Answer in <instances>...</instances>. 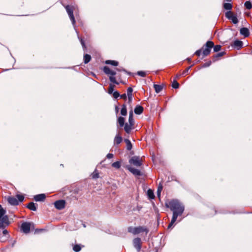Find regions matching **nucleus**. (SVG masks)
Instances as JSON below:
<instances>
[{
	"instance_id": "obj_1",
	"label": "nucleus",
	"mask_w": 252,
	"mask_h": 252,
	"mask_svg": "<svg viewBox=\"0 0 252 252\" xmlns=\"http://www.w3.org/2000/svg\"><path fill=\"white\" fill-rule=\"evenodd\" d=\"M165 206L173 212L172 219L167 227L168 229H170L176 222L178 217L182 216L185 210V207L179 200L175 199L166 201Z\"/></svg>"
},
{
	"instance_id": "obj_2",
	"label": "nucleus",
	"mask_w": 252,
	"mask_h": 252,
	"mask_svg": "<svg viewBox=\"0 0 252 252\" xmlns=\"http://www.w3.org/2000/svg\"><path fill=\"white\" fill-rule=\"evenodd\" d=\"M127 231L133 235H136L142 232H145L146 235L149 232V229L145 226H139L138 227L129 226L127 228Z\"/></svg>"
},
{
	"instance_id": "obj_3",
	"label": "nucleus",
	"mask_w": 252,
	"mask_h": 252,
	"mask_svg": "<svg viewBox=\"0 0 252 252\" xmlns=\"http://www.w3.org/2000/svg\"><path fill=\"white\" fill-rule=\"evenodd\" d=\"M134 125V120L132 111L129 113L128 123H126L125 125L124 130L127 133L129 134L133 128Z\"/></svg>"
},
{
	"instance_id": "obj_4",
	"label": "nucleus",
	"mask_w": 252,
	"mask_h": 252,
	"mask_svg": "<svg viewBox=\"0 0 252 252\" xmlns=\"http://www.w3.org/2000/svg\"><path fill=\"white\" fill-rule=\"evenodd\" d=\"M21 230L25 234H28L34 229V224L32 222H24L21 225Z\"/></svg>"
},
{
	"instance_id": "obj_5",
	"label": "nucleus",
	"mask_w": 252,
	"mask_h": 252,
	"mask_svg": "<svg viewBox=\"0 0 252 252\" xmlns=\"http://www.w3.org/2000/svg\"><path fill=\"white\" fill-rule=\"evenodd\" d=\"M214 46V43L212 41H208L202 47V54L204 57L210 54L212 48Z\"/></svg>"
},
{
	"instance_id": "obj_6",
	"label": "nucleus",
	"mask_w": 252,
	"mask_h": 252,
	"mask_svg": "<svg viewBox=\"0 0 252 252\" xmlns=\"http://www.w3.org/2000/svg\"><path fill=\"white\" fill-rule=\"evenodd\" d=\"M129 163L136 167H140L142 164V160L140 157L133 156L129 159Z\"/></svg>"
},
{
	"instance_id": "obj_7",
	"label": "nucleus",
	"mask_w": 252,
	"mask_h": 252,
	"mask_svg": "<svg viewBox=\"0 0 252 252\" xmlns=\"http://www.w3.org/2000/svg\"><path fill=\"white\" fill-rule=\"evenodd\" d=\"M10 224L8 216L5 215L2 217V219H0V230L3 229Z\"/></svg>"
},
{
	"instance_id": "obj_8",
	"label": "nucleus",
	"mask_w": 252,
	"mask_h": 252,
	"mask_svg": "<svg viewBox=\"0 0 252 252\" xmlns=\"http://www.w3.org/2000/svg\"><path fill=\"white\" fill-rule=\"evenodd\" d=\"M225 16L229 20H231L233 24H236L238 23V20L236 15H234L231 11H227L225 13Z\"/></svg>"
},
{
	"instance_id": "obj_9",
	"label": "nucleus",
	"mask_w": 252,
	"mask_h": 252,
	"mask_svg": "<svg viewBox=\"0 0 252 252\" xmlns=\"http://www.w3.org/2000/svg\"><path fill=\"white\" fill-rule=\"evenodd\" d=\"M141 240L140 238H136L133 240V245L137 252H140L141 249Z\"/></svg>"
},
{
	"instance_id": "obj_10",
	"label": "nucleus",
	"mask_w": 252,
	"mask_h": 252,
	"mask_svg": "<svg viewBox=\"0 0 252 252\" xmlns=\"http://www.w3.org/2000/svg\"><path fill=\"white\" fill-rule=\"evenodd\" d=\"M54 205L58 210H62L65 207V201L64 200H59L55 202Z\"/></svg>"
},
{
	"instance_id": "obj_11",
	"label": "nucleus",
	"mask_w": 252,
	"mask_h": 252,
	"mask_svg": "<svg viewBox=\"0 0 252 252\" xmlns=\"http://www.w3.org/2000/svg\"><path fill=\"white\" fill-rule=\"evenodd\" d=\"M126 168L128 169L131 173H132L135 176H141L142 175V173L141 171L137 169H135L133 167L129 165L126 166Z\"/></svg>"
},
{
	"instance_id": "obj_12",
	"label": "nucleus",
	"mask_w": 252,
	"mask_h": 252,
	"mask_svg": "<svg viewBox=\"0 0 252 252\" xmlns=\"http://www.w3.org/2000/svg\"><path fill=\"white\" fill-rule=\"evenodd\" d=\"M231 45L234 48L239 50L243 46V42L241 40H236L233 43L231 44Z\"/></svg>"
},
{
	"instance_id": "obj_13",
	"label": "nucleus",
	"mask_w": 252,
	"mask_h": 252,
	"mask_svg": "<svg viewBox=\"0 0 252 252\" xmlns=\"http://www.w3.org/2000/svg\"><path fill=\"white\" fill-rule=\"evenodd\" d=\"M103 71L107 75H111V76H113L116 74V72L115 71L111 70L107 66H105L103 67Z\"/></svg>"
},
{
	"instance_id": "obj_14",
	"label": "nucleus",
	"mask_w": 252,
	"mask_h": 252,
	"mask_svg": "<svg viewBox=\"0 0 252 252\" xmlns=\"http://www.w3.org/2000/svg\"><path fill=\"white\" fill-rule=\"evenodd\" d=\"M46 198L45 194H39L34 196V199L36 201H43Z\"/></svg>"
},
{
	"instance_id": "obj_15",
	"label": "nucleus",
	"mask_w": 252,
	"mask_h": 252,
	"mask_svg": "<svg viewBox=\"0 0 252 252\" xmlns=\"http://www.w3.org/2000/svg\"><path fill=\"white\" fill-rule=\"evenodd\" d=\"M240 34L247 37L250 35V32L247 28H242L240 30Z\"/></svg>"
},
{
	"instance_id": "obj_16",
	"label": "nucleus",
	"mask_w": 252,
	"mask_h": 252,
	"mask_svg": "<svg viewBox=\"0 0 252 252\" xmlns=\"http://www.w3.org/2000/svg\"><path fill=\"white\" fill-rule=\"evenodd\" d=\"M7 200L8 203L12 205H17L19 203L17 199L13 196L9 197Z\"/></svg>"
},
{
	"instance_id": "obj_17",
	"label": "nucleus",
	"mask_w": 252,
	"mask_h": 252,
	"mask_svg": "<svg viewBox=\"0 0 252 252\" xmlns=\"http://www.w3.org/2000/svg\"><path fill=\"white\" fill-rule=\"evenodd\" d=\"M226 54L225 52H221L216 54L212 56L213 62H215L217 61L220 57L223 56Z\"/></svg>"
},
{
	"instance_id": "obj_18",
	"label": "nucleus",
	"mask_w": 252,
	"mask_h": 252,
	"mask_svg": "<svg viewBox=\"0 0 252 252\" xmlns=\"http://www.w3.org/2000/svg\"><path fill=\"white\" fill-rule=\"evenodd\" d=\"M144 108L140 105H136L134 108V113L137 115H140L143 112Z\"/></svg>"
},
{
	"instance_id": "obj_19",
	"label": "nucleus",
	"mask_w": 252,
	"mask_h": 252,
	"mask_svg": "<svg viewBox=\"0 0 252 252\" xmlns=\"http://www.w3.org/2000/svg\"><path fill=\"white\" fill-rule=\"evenodd\" d=\"M29 209L33 211H36L37 207L35 204L33 202H30L26 206Z\"/></svg>"
},
{
	"instance_id": "obj_20",
	"label": "nucleus",
	"mask_w": 252,
	"mask_h": 252,
	"mask_svg": "<svg viewBox=\"0 0 252 252\" xmlns=\"http://www.w3.org/2000/svg\"><path fill=\"white\" fill-rule=\"evenodd\" d=\"M64 7L68 16L73 14V7L72 6L66 5Z\"/></svg>"
},
{
	"instance_id": "obj_21",
	"label": "nucleus",
	"mask_w": 252,
	"mask_h": 252,
	"mask_svg": "<svg viewBox=\"0 0 252 252\" xmlns=\"http://www.w3.org/2000/svg\"><path fill=\"white\" fill-rule=\"evenodd\" d=\"M125 119L124 117L121 116L118 118V123L120 127H123V126L125 127V125L126 124V123H125Z\"/></svg>"
},
{
	"instance_id": "obj_22",
	"label": "nucleus",
	"mask_w": 252,
	"mask_h": 252,
	"mask_svg": "<svg viewBox=\"0 0 252 252\" xmlns=\"http://www.w3.org/2000/svg\"><path fill=\"white\" fill-rule=\"evenodd\" d=\"M84 247V246L80 244H75L73 247V250L75 252H79L81 251L82 248Z\"/></svg>"
},
{
	"instance_id": "obj_23",
	"label": "nucleus",
	"mask_w": 252,
	"mask_h": 252,
	"mask_svg": "<svg viewBox=\"0 0 252 252\" xmlns=\"http://www.w3.org/2000/svg\"><path fill=\"white\" fill-rule=\"evenodd\" d=\"M122 140L123 138L122 136L119 135H117L114 138V144L118 145L122 142Z\"/></svg>"
},
{
	"instance_id": "obj_24",
	"label": "nucleus",
	"mask_w": 252,
	"mask_h": 252,
	"mask_svg": "<svg viewBox=\"0 0 252 252\" xmlns=\"http://www.w3.org/2000/svg\"><path fill=\"white\" fill-rule=\"evenodd\" d=\"M91 59H92V57H91V55H90L89 54H85L84 55V57H83L84 63L85 64L88 63L89 62H90Z\"/></svg>"
},
{
	"instance_id": "obj_25",
	"label": "nucleus",
	"mask_w": 252,
	"mask_h": 252,
	"mask_svg": "<svg viewBox=\"0 0 252 252\" xmlns=\"http://www.w3.org/2000/svg\"><path fill=\"white\" fill-rule=\"evenodd\" d=\"M121 114L122 116H126L127 115L126 105V104H123L122 106Z\"/></svg>"
},
{
	"instance_id": "obj_26",
	"label": "nucleus",
	"mask_w": 252,
	"mask_h": 252,
	"mask_svg": "<svg viewBox=\"0 0 252 252\" xmlns=\"http://www.w3.org/2000/svg\"><path fill=\"white\" fill-rule=\"evenodd\" d=\"M105 63L107 64H111L115 66H118L119 64L118 62L114 60H106Z\"/></svg>"
},
{
	"instance_id": "obj_27",
	"label": "nucleus",
	"mask_w": 252,
	"mask_h": 252,
	"mask_svg": "<svg viewBox=\"0 0 252 252\" xmlns=\"http://www.w3.org/2000/svg\"><path fill=\"white\" fill-rule=\"evenodd\" d=\"M124 141L126 142V149L128 151L131 150L132 148V145L130 141L128 139H125Z\"/></svg>"
},
{
	"instance_id": "obj_28",
	"label": "nucleus",
	"mask_w": 252,
	"mask_h": 252,
	"mask_svg": "<svg viewBox=\"0 0 252 252\" xmlns=\"http://www.w3.org/2000/svg\"><path fill=\"white\" fill-rule=\"evenodd\" d=\"M154 88L156 92L157 93H159L162 91L163 87L162 85L155 84L154 85Z\"/></svg>"
},
{
	"instance_id": "obj_29",
	"label": "nucleus",
	"mask_w": 252,
	"mask_h": 252,
	"mask_svg": "<svg viewBox=\"0 0 252 252\" xmlns=\"http://www.w3.org/2000/svg\"><path fill=\"white\" fill-rule=\"evenodd\" d=\"M223 7L225 9L230 11L232 8V5L230 3H224Z\"/></svg>"
},
{
	"instance_id": "obj_30",
	"label": "nucleus",
	"mask_w": 252,
	"mask_h": 252,
	"mask_svg": "<svg viewBox=\"0 0 252 252\" xmlns=\"http://www.w3.org/2000/svg\"><path fill=\"white\" fill-rule=\"evenodd\" d=\"M147 195L150 199H154L155 198V195L153 191L151 189H149L147 191Z\"/></svg>"
},
{
	"instance_id": "obj_31",
	"label": "nucleus",
	"mask_w": 252,
	"mask_h": 252,
	"mask_svg": "<svg viewBox=\"0 0 252 252\" xmlns=\"http://www.w3.org/2000/svg\"><path fill=\"white\" fill-rule=\"evenodd\" d=\"M112 166L116 169H119L121 167V163L119 161H116L112 164Z\"/></svg>"
},
{
	"instance_id": "obj_32",
	"label": "nucleus",
	"mask_w": 252,
	"mask_h": 252,
	"mask_svg": "<svg viewBox=\"0 0 252 252\" xmlns=\"http://www.w3.org/2000/svg\"><path fill=\"white\" fill-rule=\"evenodd\" d=\"M92 178L94 179L99 178V173L96 169L92 174Z\"/></svg>"
},
{
	"instance_id": "obj_33",
	"label": "nucleus",
	"mask_w": 252,
	"mask_h": 252,
	"mask_svg": "<svg viewBox=\"0 0 252 252\" xmlns=\"http://www.w3.org/2000/svg\"><path fill=\"white\" fill-rule=\"evenodd\" d=\"M114 88H115V85H113L112 84H110L109 85V88H108V94H112L113 92Z\"/></svg>"
},
{
	"instance_id": "obj_34",
	"label": "nucleus",
	"mask_w": 252,
	"mask_h": 252,
	"mask_svg": "<svg viewBox=\"0 0 252 252\" xmlns=\"http://www.w3.org/2000/svg\"><path fill=\"white\" fill-rule=\"evenodd\" d=\"M213 48L214 52H217L220 50L221 46L220 45H214V46Z\"/></svg>"
},
{
	"instance_id": "obj_35",
	"label": "nucleus",
	"mask_w": 252,
	"mask_h": 252,
	"mask_svg": "<svg viewBox=\"0 0 252 252\" xmlns=\"http://www.w3.org/2000/svg\"><path fill=\"white\" fill-rule=\"evenodd\" d=\"M245 6L248 9H250L252 7V3L250 1H247L245 2Z\"/></svg>"
},
{
	"instance_id": "obj_36",
	"label": "nucleus",
	"mask_w": 252,
	"mask_h": 252,
	"mask_svg": "<svg viewBox=\"0 0 252 252\" xmlns=\"http://www.w3.org/2000/svg\"><path fill=\"white\" fill-rule=\"evenodd\" d=\"M172 87L174 89H178L179 87V84L176 80H174L172 84Z\"/></svg>"
},
{
	"instance_id": "obj_37",
	"label": "nucleus",
	"mask_w": 252,
	"mask_h": 252,
	"mask_svg": "<svg viewBox=\"0 0 252 252\" xmlns=\"http://www.w3.org/2000/svg\"><path fill=\"white\" fill-rule=\"evenodd\" d=\"M162 185L161 183H160L158 186V189H157V194L158 196H159L160 195L161 191L162 189Z\"/></svg>"
},
{
	"instance_id": "obj_38",
	"label": "nucleus",
	"mask_w": 252,
	"mask_h": 252,
	"mask_svg": "<svg viewBox=\"0 0 252 252\" xmlns=\"http://www.w3.org/2000/svg\"><path fill=\"white\" fill-rule=\"evenodd\" d=\"M16 197L18 201L20 202H22L24 199V196L22 194H17Z\"/></svg>"
},
{
	"instance_id": "obj_39",
	"label": "nucleus",
	"mask_w": 252,
	"mask_h": 252,
	"mask_svg": "<svg viewBox=\"0 0 252 252\" xmlns=\"http://www.w3.org/2000/svg\"><path fill=\"white\" fill-rule=\"evenodd\" d=\"M211 63H212V62L211 61H209L207 62H206V63H204L202 65L201 67L202 68H205V67H209V66L211 65Z\"/></svg>"
},
{
	"instance_id": "obj_40",
	"label": "nucleus",
	"mask_w": 252,
	"mask_h": 252,
	"mask_svg": "<svg viewBox=\"0 0 252 252\" xmlns=\"http://www.w3.org/2000/svg\"><path fill=\"white\" fill-rule=\"evenodd\" d=\"M109 80L111 82H113V83H115L117 85L119 84V82L116 81L115 77L114 76H110Z\"/></svg>"
},
{
	"instance_id": "obj_41",
	"label": "nucleus",
	"mask_w": 252,
	"mask_h": 252,
	"mask_svg": "<svg viewBox=\"0 0 252 252\" xmlns=\"http://www.w3.org/2000/svg\"><path fill=\"white\" fill-rule=\"evenodd\" d=\"M6 213V211L3 208H1L0 209V219H2L3 216H5V214Z\"/></svg>"
},
{
	"instance_id": "obj_42",
	"label": "nucleus",
	"mask_w": 252,
	"mask_h": 252,
	"mask_svg": "<svg viewBox=\"0 0 252 252\" xmlns=\"http://www.w3.org/2000/svg\"><path fill=\"white\" fill-rule=\"evenodd\" d=\"M69 18L70 19V20H71V21L72 22V25L73 26H75L76 21H75V19L74 15L72 14V15H69Z\"/></svg>"
},
{
	"instance_id": "obj_43",
	"label": "nucleus",
	"mask_w": 252,
	"mask_h": 252,
	"mask_svg": "<svg viewBox=\"0 0 252 252\" xmlns=\"http://www.w3.org/2000/svg\"><path fill=\"white\" fill-rule=\"evenodd\" d=\"M69 18L70 19V20H71V21L72 22V25L73 26H75L76 21H75V19L74 15L72 14V15H69Z\"/></svg>"
},
{
	"instance_id": "obj_44",
	"label": "nucleus",
	"mask_w": 252,
	"mask_h": 252,
	"mask_svg": "<svg viewBox=\"0 0 252 252\" xmlns=\"http://www.w3.org/2000/svg\"><path fill=\"white\" fill-rule=\"evenodd\" d=\"M133 89L131 87H129L127 89V95H132Z\"/></svg>"
},
{
	"instance_id": "obj_45",
	"label": "nucleus",
	"mask_w": 252,
	"mask_h": 252,
	"mask_svg": "<svg viewBox=\"0 0 252 252\" xmlns=\"http://www.w3.org/2000/svg\"><path fill=\"white\" fill-rule=\"evenodd\" d=\"M79 39H80L81 44L84 50H86L87 48V47L85 45V41L83 40V39L82 38H79Z\"/></svg>"
},
{
	"instance_id": "obj_46",
	"label": "nucleus",
	"mask_w": 252,
	"mask_h": 252,
	"mask_svg": "<svg viewBox=\"0 0 252 252\" xmlns=\"http://www.w3.org/2000/svg\"><path fill=\"white\" fill-rule=\"evenodd\" d=\"M137 74L143 77H145L146 75L145 72L143 71H138Z\"/></svg>"
},
{
	"instance_id": "obj_47",
	"label": "nucleus",
	"mask_w": 252,
	"mask_h": 252,
	"mask_svg": "<svg viewBox=\"0 0 252 252\" xmlns=\"http://www.w3.org/2000/svg\"><path fill=\"white\" fill-rule=\"evenodd\" d=\"M193 65V64L191 65L190 66L187 67L185 70H184L182 73V75H185V74L188 73L189 70Z\"/></svg>"
},
{
	"instance_id": "obj_48",
	"label": "nucleus",
	"mask_w": 252,
	"mask_h": 252,
	"mask_svg": "<svg viewBox=\"0 0 252 252\" xmlns=\"http://www.w3.org/2000/svg\"><path fill=\"white\" fill-rule=\"evenodd\" d=\"M113 96L115 98H117L120 96V94L118 91H115L113 93Z\"/></svg>"
},
{
	"instance_id": "obj_49",
	"label": "nucleus",
	"mask_w": 252,
	"mask_h": 252,
	"mask_svg": "<svg viewBox=\"0 0 252 252\" xmlns=\"http://www.w3.org/2000/svg\"><path fill=\"white\" fill-rule=\"evenodd\" d=\"M201 52H202V49H200L197 50L194 53V55L197 56L198 57H199L201 54Z\"/></svg>"
},
{
	"instance_id": "obj_50",
	"label": "nucleus",
	"mask_w": 252,
	"mask_h": 252,
	"mask_svg": "<svg viewBox=\"0 0 252 252\" xmlns=\"http://www.w3.org/2000/svg\"><path fill=\"white\" fill-rule=\"evenodd\" d=\"M117 70L118 71H124V72H125L126 73H127V74H128V75H131V72H128V71H126V70L125 69H124V68H122V69H119V68H117Z\"/></svg>"
},
{
	"instance_id": "obj_51",
	"label": "nucleus",
	"mask_w": 252,
	"mask_h": 252,
	"mask_svg": "<svg viewBox=\"0 0 252 252\" xmlns=\"http://www.w3.org/2000/svg\"><path fill=\"white\" fill-rule=\"evenodd\" d=\"M1 230L2 231V232L3 235L6 236V235L8 234V231L6 229H5V228L3 229H1Z\"/></svg>"
},
{
	"instance_id": "obj_52",
	"label": "nucleus",
	"mask_w": 252,
	"mask_h": 252,
	"mask_svg": "<svg viewBox=\"0 0 252 252\" xmlns=\"http://www.w3.org/2000/svg\"><path fill=\"white\" fill-rule=\"evenodd\" d=\"M120 97L124 100H126L127 98V95L126 94H122L121 95L120 94Z\"/></svg>"
},
{
	"instance_id": "obj_53",
	"label": "nucleus",
	"mask_w": 252,
	"mask_h": 252,
	"mask_svg": "<svg viewBox=\"0 0 252 252\" xmlns=\"http://www.w3.org/2000/svg\"><path fill=\"white\" fill-rule=\"evenodd\" d=\"M128 97V103H131L132 100V95H127Z\"/></svg>"
},
{
	"instance_id": "obj_54",
	"label": "nucleus",
	"mask_w": 252,
	"mask_h": 252,
	"mask_svg": "<svg viewBox=\"0 0 252 252\" xmlns=\"http://www.w3.org/2000/svg\"><path fill=\"white\" fill-rule=\"evenodd\" d=\"M114 157V155L113 154H111V153H109L107 155V158H113Z\"/></svg>"
},
{
	"instance_id": "obj_55",
	"label": "nucleus",
	"mask_w": 252,
	"mask_h": 252,
	"mask_svg": "<svg viewBox=\"0 0 252 252\" xmlns=\"http://www.w3.org/2000/svg\"><path fill=\"white\" fill-rule=\"evenodd\" d=\"M43 230V229H35V233L42 232Z\"/></svg>"
},
{
	"instance_id": "obj_56",
	"label": "nucleus",
	"mask_w": 252,
	"mask_h": 252,
	"mask_svg": "<svg viewBox=\"0 0 252 252\" xmlns=\"http://www.w3.org/2000/svg\"><path fill=\"white\" fill-rule=\"evenodd\" d=\"M187 60L189 62H191V59L190 58H188L187 59Z\"/></svg>"
},
{
	"instance_id": "obj_57",
	"label": "nucleus",
	"mask_w": 252,
	"mask_h": 252,
	"mask_svg": "<svg viewBox=\"0 0 252 252\" xmlns=\"http://www.w3.org/2000/svg\"><path fill=\"white\" fill-rule=\"evenodd\" d=\"M224 1H227V2H231L232 0H224Z\"/></svg>"
},
{
	"instance_id": "obj_58",
	"label": "nucleus",
	"mask_w": 252,
	"mask_h": 252,
	"mask_svg": "<svg viewBox=\"0 0 252 252\" xmlns=\"http://www.w3.org/2000/svg\"><path fill=\"white\" fill-rule=\"evenodd\" d=\"M180 76V75L177 74L176 78H178Z\"/></svg>"
},
{
	"instance_id": "obj_59",
	"label": "nucleus",
	"mask_w": 252,
	"mask_h": 252,
	"mask_svg": "<svg viewBox=\"0 0 252 252\" xmlns=\"http://www.w3.org/2000/svg\"><path fill=\"white\" fill-rule=\"evenodd\" d=\"M118 109H119L118 107L117 106H116V110L117 111H118Z\"/></svg>"
},
{
	"instance_id": "obj_60",
	"label": "nucleus",
	"mask_w": 252,
	"mask_h": 252,
	"mask_svg": "<svg viewBox=\"0 0 252 252\" xmlns=\"http://www.w3.org/2000/svg\"><path fill=\"white\" fill-rule=\"evenodd\" d=\"M1 208H3L1 207V205L0 204V209H1Z\"/></svg>"
},
{
	"instance_id": "obj_61",
	"label": "nucleus",
	"mask_w": 252,
	"mask_h": 252,
	"mask_svg": "<svg viewBox=\"0 0 252 252\" xmlns=\"http://www.w3.org/2000/svg\"><path fill=\"white\" fill-rule=\"evenodd\" d=\"M121 83H122V84H124V82H123V81H121Z\"/></svg>"
}]
</instances>
